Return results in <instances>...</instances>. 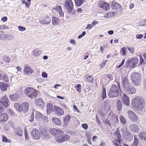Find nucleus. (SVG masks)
<instances>
[{"mask_svg":"<svg viewBox=\"0 0 146 146\" xmlns=\"http://www.w3.org/2000/svg\"><path fill=\"white\" fill-rule=\"evenodd\" d=\"M131 105L133 108L135 110L140 111L144 108L145 102L139 97H136L132 100Z\"/></svg>","mask_w":146,"mask_h":146,"instance_id":"f257e3e1","label":"nucleus"},{"mask_svg":"<svg viewBox=\"0 0 146 146\" xmlns=\"http://www.w3.org/2000/svg\"><path fill=\"white\" fill-rule=\"evenodd\" d=\"M119 94L118 87L116 85L113 84L110 90L109 96L111 98H116L119 96Z\"/></svg>","mask_w":146,"mask_h":146,"instance_id":"f03ea898","label":"nucleus"},{"mask_svg":"<svg viewBox=\"0 0 146 146\" xmlns=\"http://www.w3.org/2000/svg\"><path fill=\"white\" fill-rule=\"evenodd\" d=\"M64 8L70 13L73 15L75 14V11L73 9L74 5L71 0H66L64 4Z\"/></svg>","mask_w":146,"mask_h":146,"instance_id":"7ed1b4c3","label":"nucleus"},{"mask_svg":"<svg viewBox=\"0 0 146 146\" xmlns=\"http://www.w3.org/2000/svg\"><path fill=\"white\" fill-rule=\"evenodd\" d=\"M131 76L133 83L134 85L137 86L141 83V76L139 73L133 72L131 74Z\"/></svg>","mask_w":146,"mask_h":146,"instance_id":"20e7f679","label":"nucleus"},{"mask_svg":"<svg viewBox=\"0 0 146 146\" xmlns=\"http://www.w3.org/2000/svg\"><path fill=\"white\" fill-rule=\"evenodd\" d=\"M25 94L28 97L35 98L37 95L36 91L31 88L28 87L24 91Z\"/></svg>","mask_w":146,"mask_h":146,"instance_id":"39448f33","label":"nucleus"},{"mask_svg":"<svg viewBox=\"0 0 146 146\" xmlns=\"http://www.w3.org/2000/svg\"><path fill=\"white\" fill-rule=\"evenodd\" d=\"M56 137V140L58 143H62L70 139V136L66 134H64L63 131V133L58 134Z\"/></svg>","mask_w":146,"mask_h":146,"instance_id":"423d86ee","label":"nucleus"},{"mask_svg":"<svg viewBox=\"0 0 146 146\" xmlns=\"http://www.w3.org/2000/svg\"><path fill=\"white\" fill-rule=\"evenodd\" d=\"M138 61V59L137 57L132 58L130 60H128L126 61L125 66L127 68H133L136 64Z\"/></svg>","mask_w":146,"mask_h":146,"instance_id":"0eeeda50","label":"nucleus"},{"mask_svg":"<svg viewBox=\"0 0 146 146\" xmlns=\"http://www.w3.org/2000/svg\"><path fill=\"white\" fill-rule=\"evenodd\" d=\"M124 92L129 94H135L136 92L135 88L131 86L130 85L123 87Z\"/></svg>","mask_w":146,"mask_h":146,"instance_id":"6e6552de","label":"nucleus"},{"mask_svg":"<svg viewBox=\"0 0 146 146\" xmlns=\"http://www.w3.org/2000/svg\"><path fill=\"white\" fill-rule=\"evenodd\" d=\"M40 131L42 138L44 139H48L50 138V135L45 128L44 127H41Z\"/></svg>","mask_w":146,"mask_h":146,"instance_id":"1a4fd4ad","label":"nucleus"},{"mask_svg":"<svg viewBox=\"0 0 146 146\" xmlns=\"http://www.w3.org/2000/svg\"><path fill=\"white\" fill-rule=\"evenodd\" d=\"M129 118L131 121L136 122L138 120V118L135 113L133 111L129 110L127 112Z\"/></svg>","mask_w":146,"mask_h":146,"instance_id":"9d476101","label":"nucleus"},{"mask_svg":"<svg viewBox=\"0 0 146 146\" xmlns=\"http://www.w3.org/2000/svg\"><path fill=\"white\" fill-rule=\"evenodd\" d=\"M32 136L35 139L38 140L40 137V133L37 129H34L31 132Z\"/></svg>","mask_w":146,"mask_h":146,"instance_id":"9b49d317","label":"nucleus"},{"mask_svg":"<svg viewBox=\"0 0 146 146\" xmlns=\"http://www.w3.org/2000/svg\"><path fill=\"white\" fill-rule=\"evenodd\" d=\"M49 132L50 134L56 137L58 134L63 133V131L60 129L55 128H51L49 130Z\"/></svg>","mask_w":146,"mask_h":146,"instance_id":"f8f14e48","label":"nucleus"},{"mask_svg":"<svg viewBox=\"0 0 146 146\" xmlns=\"http://www.w3.org/2000/svg\"><path fill=\"white\" fill-rule=\"evenodd\" d=\"M121 135L119 131H117L114 133L113 137L115 141L119 143H121L122 140L120 138Z\"/></svg>","mask_w":146,"mask_h":146,"instance_id":"ddd939ff","label":"nucleus"},{"mask_svg":"<svg viewBox=\"0 0 146 146\" xmlns=\"http://www.w3.org/2000/svg\"><path fill=\"white\" fill-rule=\"evenodd\" d=\"M33 72V70L30 67V66L27 65H25L24 73L25 75H29Z\"/></svg>","mask_w":146,"mask_h":146,"instance_id":"4468645a","label":"nucleus"},{"mask_svg":"<svg viewBox=\"0 0 146 146\" xmlns=\"http://www.w3.org/2000/svg\"><path fill=\"white\" fill-rule=\"evenodd\" d=\"M122 102L123 104L128 106L130 104L129 100L128 97L125 94L123 93L122 96Z\"/></svg>","mask_w":146,"mask_h":146,"instance_id":"2eb2a0df","label":"nucleus"},{"mask_svg":"<svg viewBox=\"0 0 146 146\" xmlns=\"http://www.w3.org/2000/svg\"><path fill=\"white\" fill-rule=\"evenodd\" d=\"M51 21L50 17L46 16L42 19L39 21L40 23L43 24L48 25Z\"/></svg>","mask_w":146,"mask_h":146,"instance_id":"dca6fc26","label":"nucleus"},{"mask_svg":"<svg viewBox=\"0 0 146 146\" xmlns=\"http://www.w3.org/2000/svg\"><path fill=\"white\" fill-rule=\"evenodd\" d=\"M8 100L6 96H4L3 98L0 99V103L4 106L7 108L9 105Z\"/></svg>","mask_w":146,"mask_h":146,"instance_id":"f3484780","label":"nucleus"},{"mask_svg":"<svg viewBox=\"0 0 146 146\" xmlns=\"http://www.w3.org/2000/svg\"><path fill=\"white\" fill-rule=\"evenodd\" d=\"M35 104L38 106L42 108L44 105V103L43 102L42 100L40 98H37L35 100Z\"/></svg>","mask_w":146,"mask_h":146,"instance_id":"a211bd4d","label":"nucleus"},{"mask_svg":"<svg viewBox=\"0 0 146 146\" xmlns=\"http://www.w3.org/2000/svg\"><path fill=\"white\" fill-rule=\"evenodd\" d=\"M130 130L133 132L135 133H137L139 131V129L138 126L135 124H132L129 126Z\"/></svg>","mask_w":146,"mask_h":146,"instance_id":"6ab92c4d","label":"nucleus"},{"mask_svg":"<svg viewBox=\"0 0 146 146\" xmlns=\"http://www.w3.org/2000/svg\"><path fill=\"white\" fill-rule=\"evenodd\" d=\"M121 80L123 87L130 85L127 77L126 76L123 77L121 78Z\"/></svg>","mask_w":146,"mask_h":146,"instance_id":"aec40b11","label":"nucleus"},{"mask_svg":"<svg viewBox=\"0 0 146 146\" xmlns=\"http://www.w3.org/2000/svg\"><path fill=\"white\" fill-rule=\"evenodd\" d=\"M29 107V105L27 103H23L21 106V111H23L25 112H26L28 110Z\"/></svg>","mask_w":146,"mask_h":146,"instance_id":"412c9836","label":"nucleus"},{"mask_svg":"<svg viewBox=\"0 0 146 146\" xmlns=\"http://www.w3.org/2000/svg\"><path fill=\"white\" fill-rule=\"evenodd\" d=\"M8 118V116L6 113L0 115V122H4L7 121Z\"/></svg>","mask_w":146,"mask_h":146,"instance_id":"4be33fe9","label":"nucleus"},{"mask_svg":"<svg viewBox=\"0 0 146 146\" xmlns=\"http://www.w3.org/2000/svg\"><path fill=\"white\" fill-rule=\"evenodd\" d=\"M56 8L53 9L56 10L59 13L60 17H63L64 13L62 11L61 7L59 5L56 6Z\"/></svg>","mask_w":146,"mask_h":146,"instance_id":"5701e85b","label":"nucleus"},{"mask_svg":"<svg viewBox=\"0 0 146 146\" xmlns=\"http://www.w3.org/2000/svg\"><path fill=\"white\" fill-rule=\"evenodd\" d=\"M120 5L117 3L115 1H113L111 5V7L113 9H118L120 8Z\"/></svg>","mask_w":146,"mask_h":146,"instance_id":"b1692460","label":"nucleus"},{"mask_svg":"<svg viewBox=\"0 0 146 146\" xmlns=\"http://www.w3.org/2000/svg\"><path fill=\"white\" fill-rule=\"evenodd\" d=\"M54 108L56 111V112L58 114L60 115H62L64 114L63 110L58 106H55Z\"/></svg>","mask_w":146,"mask_h":146,"instance_id":"393cba45","label":"nucleus"},{"mask_svg":"<svg viewBox=\"0 0 146 146\" xmlns=\"http://www.w3.org/2000/svg\"><path fill=\"white\" fill-rule=\"evenodd\" d=\"M139 136L140 139L142 140L144 139L146 140V133L144 131L140 132L139 134Z\"/></svg>","mask_w":146,"mask_h":146,"instance_id":"a878e982","label":"nucleus"},{"mask_svg":"<svg viewBox=\"0 0 146 146\" xmlns=\"http://www.w3.org/2000/svg\"><path fill=\"white\" fill-rule=\"evenodd\" d=\"M84 80L90 83L93 82V78L91 76H89L87 74L86 75L84 78Z\"/></svg>","mask_w":146,"mask_h":146,"instance_id":"bb28decb","label":"nucleus"},{"mask_svg":"<svg viewBox=\"0 0 146 146\" xmlns=\"http://www.w3.org/2000/svg\"><path fill=\"white\" fill-rule=\"evenodd\" d=\"M8 84L3 82H0V88L3 91H5L7 90Z\"/></svg>","mask_w":146,"mask_h":146,"instance_id":"cd10ccee","label":"nucleus"},{"mask_svg":"<svg viewBox=\"0 0 146 146\" xmlns=\"http://www.w3.org/2000/svg\"><path fill=\"white\" fill-rule=\"evenodd\" d=\"M60 21L59 18L56 17H53L52 19V24L53 25H57L60 22Z\"/></svg>","mask_w":146,"mask_h":146,"instance_id":"c85d7f7f","label":"nucleus"},{"mask_svg":"<svg viewBox=\"0 0 146 146\" xmlns=\"http://www.w3.org/2000/svg\"><path fill=\"white\" fill-rule=\"evenodd\" d=\"M46 111L48 113H50L53 111L52 106L51 104H48L46 106Z\"/></svg>","mask_w":146,"mask_h":146,"instance_id":"c756f323","label":"nucleus"},{"mask_svg":"<svg viewBox=\"0 0 146 146\" xmlns=\"http://www.w3.org/2000/svg\"><path fill=\"white\" fill-rule=\"evenodd\" d=\"M42 116V114L40 112L38 111H36V112L35 114V118L37 120L39 121L40 119H41Z\"/></svg>","mask_w":146,"mask_h":146,"instance_id":"7c9ffc66","label":"nucleus"},{"mask_svg":"<svg viewBox=\"0 0 146 146\" xmlns=\"http://www.w3.org/2000/svg\"><path fill=\"white\" fill-rule=\"evenodd\" d=\"M41 53V51L38 49L34 50L33 51V54L35 56H38L40 55Z\"/></svg>","mask_w":146,"mask_h":146,"instance_id":"2f4dec72","label":"nucleus"},{"mask_svg":"<svg viewBox=\"0 0 146 146\" xmlns=\"http://www.w3.org/2000/svg\"><path fill=\"white\" fill-rule=\"evenodd\" d=\"M52 120V121L56 125H60L61 124V121L58 118L53 117Z\"/></svg>","mask_w":146,"mask_h":146,"instance_id":"473e14b6","label":"nucleus"},{"mask_svg":"<svg viewBox=\"0 0 146 146\" xmlns=\"http://www.w3.org/2000/svg\"><path fill=\"white\" fill-rule=\"evenodd\" d=\"M15 133L16 135L21 137L22 135L23 131L20 128H17L15 129Z\"/></svg>","mask_w":146,"mask_h":146,"instance_id":"72a5a7b5","label":"nucleus"},{"mask_svg":"<svg viewBox=\"0 0 146 146\" xmlns=\"http://www.w3.org/2000/svg\"><path fill=\"white\" fill-rule=\"evenodd\" d=\"M85 1V0H75L76 5L78 7L81 6Z\"/></svg>","mask_w":146,"mask_h":146,"instance_id":"f704fd0d","label":"nucleus"},{"mask_svg":"<svg viewBox=\"0 0 146 146\" xmlns=\"http://www.w3.org/2000/svg\"><path fill=\"white\" fill-rule=\"evenodd\" d=\"M9 97L11 100L16 101L18 98V96L17 94H15L11 95Z\"/></svg>","mask_w":146,"mask_h":146,"instance_id":"c9c22d12","label":"nucleus"},{"mask_svg":"<svg viewBox=\"0 0 146 146\" xmlns=\"http://www.w3.org/2000/svg\"><path fill=\"white\" fill-rule=\"evenodd\" d=\"M2 141L3 142L9 143H11V140L8 139L7 138L5 135H3L2 136Z\"/></svg>","mask_w":146,"mask_h":146,"instance_id":"e433bc0d","label":"nucleus"},{"mask_svg":"<svg viewBox=\"0 0 146 146\" xmlns=\"http://www.w3.org/2000/svg\"><path fill=\"white\" fill-rule=\"evenodd\" d=\"M14 106L17 111H21L22 110L21 109V106L18 103H15L14 104Z\"/></svg>","mask_w":146,"mask_h":146,"instance_id":"4c0bfd02","label":"nucleus"},{"mask_svg":"<svg viewBox=\"0 0 146 146\" xmlns=\"http://www.w3.org/2000/svg\"><path fill=\"white\" fill-rule=\"evenodd\" d=\"M117 107L118 110L119 111L122 109V103L119 100H118L117 101Z\"/></svg>","mask_w":146,"mask_h":146,"instance_id":"58836bf2","label":"nucleus"},{"mask_svg":"<svg viewBox=\"0 0 146 146\" xmlns=\"http://www.w3.org/2000/svg\"><path fill=\"white\" fill-rule=\"evenodd\" d=\"M109 4L108 3L104 2L103 6V9L107 11L109 9Z\"/></svg>","mask_w":146,"mask_h":146,"instance_id":"ea45409f","label":"nucleus"},{"mask_svg":"<svg viewBox=\"0 0 146 146\" xmlns=\"http://www.w3.org/2000/svg\"><path fill=\"white\" fill-rule=\"evenodd\" d=\"M139 140L136 137V135L134 136V142L132 144V146H137Z\"/></svg>","mask_w":146,"mask_h":146,"instance_id":"a19ab883","label":"nucleus"},{"mask_svg":"<svg viewBox=\"0 0 146 146\" xmlns=\"http://www.w3.org/2000/svg\"><path fill=\"white\" fill-rule=\"evenodd\" d=\"M127 50V49L123 47L120 50V53L122 55H125L126 54V51Z\"/></svg>","mask_w":146,"mask_h":146,"instance_id":"79ce46f5","label":"nucleus"},{"mask_svg":"<svg viewBox=\"0 0 146 146\" xmlns=\"http://www.w3.org/2000/svg\"><path fill=\"white\" fill-rule=\"evenodd\" d=\"M70 119V116L67 115L65 117L63 118L64 122L66 123L69 122Z\"/></svg>","mask_w":146,"mask_h":146,"instance_id":"37998d69","label":"nucleus"},{"mask_svg":"<svg viewBox=\"0 0 146 146\" xmlns=\"http://www.w3.org/2000/svg\"><path fill=\"white\" fill-rule=\"evenodd\" d=\"M102 95L103 99H104L106 98V90L105 88L104 87H103V88Z\"/></svg>","mask_w":146,"mask_h":146,"instance_id":"c03bdc74","label":"nucleus"},{"mask_svg":"<svg viewBox=\"0 0 146 146\" xmlns=\"http://www.w3.org/2000/svg\"><path fill=\"white\" fill-rule=\"evenodd\" d=\"M120 121L123 124H125L126 123V121L125 119L122 115H121L119 117Z\"/></svg>","mask_w":146,"mask_h":146,"instance_id":"a18cd8bd","label":"nucleus"},{"mask_svg":"<svg viewBox=\"0 0 146 146\" xmlns=\"http://www.w3.org/2000/svg\"><path fill=\"white\" fill-rule=\"evenodd\" d=\"M76 90L79 92L80 93L81 91V86L80 84H78L75 87Z\"/></svg>","mask_w":146,"mask_h":146,"instance_id":"49530a36","label":"nucleus"},{"mask_svg":"<svg viewBox=\"0 0 146 146\" xmlns=\"http://www.w3.org/2000/svg\"><path fill=\"white\" fill-rule=\"evenodd\" d=\"M2 80H3L5 82L8 81V78L7 75L5 74L2 73Z\"/></svg>","mask_w":146,"mask_h":146,"instance_id":"de8ad7c7","label":"nucleus"},{"mask_svg":"<svg viewBox=\"0 0 146 146\" xmlns=\"http://www.w3.org/2000/svg\"><path fill=\"white\" fill-rule=\"evenodd\" d=\"M3 61L6 62H9L10 61V59L9 56H5L3 58Z\"/></svg>","mask_w":146,"mask_h":146,"instance_id":"09e8293b","label":"nucleus"},{"mask_svg":"<svg viewBox=\"0 0 146 146\" xmlns=\"http://www.w3.org/2000/svg\"><path fill=\"white\" fill-rule=\"evenodd\" d=\"M140 60L139 62L141 65H144L145 64V62L143 58L141 56H139Z\"/></svg>","mask_w":146,"mask_h":146,"instance_id":"8fccbe9b","label":"nucleus"},{"mask_svg":"<svg viewBox=\"0 0 146 146\" xmlns=\"http://www.w3.org/2000/svg\"><path fill=\"white\" fill-rule=\"evenodd\" d=\"M7 35L4 34H2L0 35V40H3V39L6 38Z\"/></svg>","mask_w":146,"mask_h":146,"instance_id":"3c124183","label":"nucleus"},{"mask_svg":"<svg viewBox=\"0 0 146 146\" xmlns=\"http://www.w3.org/2000/svg\"><path fill=\"white\" fill-rule=\"evenodd\" d=\"M145 21V20H144V19L142 20H141L139 22L140 25L141 26H146V22Z\"/></svg>","mask_w":146,"mask_h":146,"instance_id":"603ef678","label":"nucleus"},{"mask_svg":"<svg viewBox=\"0 0 146 146\" xmlns=\"http://www.w3.org/2000/svg\"><path fill=\"white\" fill-rule=\"evenodd\" d=\"M127 48L131 53L133 54L134 53V48L133 47H131L128 46L127 47Z\"/></svg>","mask_w":146,"mask_h":146,"instance_id":"864d4df0","label":"nucleus"},{"mask_svg":"<svg viewBox=\"0 0 146 146\" xmlns=\"http://www.w3.org/2000/svg\"><path fill=\"white\" fill-rule=\"evenodd\" d=\"M34 113L33 112L32 113L31 115V116H30L29 119V121L30 122H32L34 120Z\"/></svg>","mask_w":146,"mask_h":146,"instance_id":"5fc2aeb1","label":"nucleus"},{"mask_svg":"<svg viewBox=\"0 0 146 146\" xmlns=\"http://www.w3.org/2000/svg\"><path fill=\"white\" fill-rule=\"evenodd\" d=\"M24 133L25 139L27 140H28L29 139L28 135V133L26 129L24 130Z\"/></svg>","mask_w":146,"mask_h":146,"instance_id":"6e6d98bb","label":"nucleus"},{"mask_svg":"<svg viewBox=\"0 0 146 146\" xmlns=\"http://www.w3.org/2000/svg\"><path fill=\"white\" fill-rule=\"evenodd\" d=\"M107 61V60H105V61H104L102 63L100 64V66L101 68H104V66L106 65V62Z\"/></svg>","mask_w":146,"mask_h":146,"instance_id":"4d7b16f0","label":"nucleus"},{"mask_svg":"<svg viewBox=\"0 0 146 146\" xmlns=\"http://www.w3.org/2000/svg\"><path fill=\"white\" fill-rule=\"evenodd\" d=\"M86 34L85 31H84L82 32V34L78 36V39H80L84 36Z\"/></svg>","mask_w":146,"mask_h":146,"instance_id":"13d9d810","label":"nucleus"},{"mask_svg":"<svg viewBox=\"0 0 146 146\" xmlns=\"http://www.w3.org/2000/svg\"><path fill=\"white\" fill-rule=\"evenodd\" d=\"M42 121L44 123H46L48 121L47 118L46 116L43 117L42 118Z\"/></svg>","mask_w":146,"mask_h":146,"instance_id":"bf43d9fd","label":"nucleus"},{"mask_svg":"<svg viewBox=\"0 0 146 146\" xmlns=\"http://www.w3.org/2000/svg\"><path fill=\"white\" fill-rule=\"evenodd\" d=\"M104 2L103 1H100L98 3V6L100 7H101L103 8V6L104 4Z\"/></svg>","mask_w":146,"mask_h":146,"instance_id":"052dcab7","label":"nucleus"},{"mask_svg":"<svg viewBox=\"0 0 146 146\" xmlns=\"http://www.w3.org/2000/svg\"><path fill=\"white\" fill-rule=\"evenodd\" d=\"M18 28L19 30L21 31H24L26 29L25 27L21 26H19L18 27Z\"/></svg>","mask_w":146,"mask_h":146,"instance_id":"680f3d73","label":"nucleus"},{"mask_svg":"<svg viewBox=\"0 0 146 146\" xmlns=\"http://www.w3.org/2000/svg\"><path fill=\"white\" fill-rule=\"evenodd\" d=\"M42 76L44 78H47L48 77L47 74L45 72H43L42 74Z\"/></svg>","mask_w":146,"mask_h":146,"instance_id":"e2e57ef3","label":"nucleus"},{"mask_svg":"<svg viewBox=\"0 0 146 146\" xmlns=\"http://www.w3.org/2000/svg\"><path fill=\"white\" fill-rule=\"evenodd\" d=\"M125 62V59H123V60L121 62V63L118 66H117V68H119L121 67L124 64Z\"/></svg>","mask_w":146,"mask_h":146,"instance_id":"0e129e2a","label":"nucleus"},{"mask_svg":"<svg viewBox=\"0 0 146 146\" xmlns=\"http://www.w3.org/2000/svg\"><path fill=\"white\" fill-rule=\"evenodd\" d=\"M143 35L142 34L137 35L136 36V38L137 39H140L143 37Z\"/></svg>","mask_w":146,"mask_h":146,"instance_id":"69168bd1","label":"nucleus"},{"mask_svg":"<svg viewBox=\"0 0 146 146\" xmlns=\"http://www.w3.org/2000/svg\"><path fill=\"white\" fill-rule=\"evenodd\" d=\"M4 110V108L2 105H0V113L3 112Z\"/></svg>","mask_w":146,"mask_h":146,"instance_id":"338daca9","label":"nucleus"},{"mask_svg":"<svg viewBox=\"0 0 146 146\" xmlns=\"http://www.w3.org/2000/svg\"><path fill=\"white\" fill-rule=\"evenodd\" d=\"M82 126L83 128L85 129H87L88 127V125L86 123L82 124Z\"/></svg>","mask_w":146,"mask_h":146,"instance_id":"774afa93","label":"nucleus"}]
</instances>
